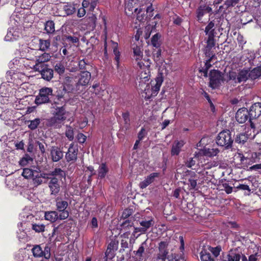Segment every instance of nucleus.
Wrapping results in <instances>:
<instances>
[{
    "label": "nucleus",
    "mask_w": 261,
    "mask_h": 261,
    "mask_svg": "<svg viewBox=\"0 0 261 261\" xmlns=\"http://www.w3.org/2000/svg\"><path fill=\"white\" fill-rule=\"evenodd\" d=\"M55 109L53 116L46 120V125L54 128H60L66 119L68 112L65 106H53Z\"/></svg>",
    "instance_id": "obj_1"
},
{
    "label": "nucleus",
    "mask_w": 261,
    "mask_h": 261,
    "mask_svg": "<svg viewBox=\"0 0 261 261\" xmlns=\"http://www.w3.org/2000/svg\"><path fill=\"white\" fill-rule=\"evenodd\" d=\"M233 139L229 130H223L220 132L217 138L216 143L218 145L229 149L232 147Z\"/></svg>",
    "instance_id": "obj_2"
},
{
    "label": "nucleus",
    "mask_w": 261,
    "mask_h": 261,
    "mask_svg": "<svg viewBox=\"0 0 261 261\" xmlns=\"http://www.w3.org/2000/svg\"><path fill=\"white\" fill-rule=\"evenodd\" d=\"M53 89L50 88L44 87L41 88L39 91V93L35 98V103L40 105L50 102L49 96L51 95Z\"/></svg>",
    "instance_id": "obj_3"
},
{
    "label": "nucleus",
    "mask_w": 261,
    "mask_h": 261,
    "mask_svg": "<svg viewBox=\"0 0 261 261\" xmlns=\"http://www.w3.org/2000/svg\"><path fill=\"white\" fill-rule=\"evenodd\" d=\"M227 75H229V79L234 80L235 83H240L247 81L250 79L249 71L243 69L238 73L235 71H230Z\"/></svg>",
    "instance_id": "obj_4"
},
{
    "label": "nucleus",
    "mask_w": 261,
    "mask_h": 261,
    "mask_svg": "<svg viewBox=\"0 0 261 261\" xmlns=\"http://www.w3.org/2000/svg\"><path fill=\"white\" fill-rule=\"evenodd\" d=\"M33 69L36 71L40 73L41 77L47 81H50L54 75V70L48 67V65H39L35 64L34 65Z\"/></svg>",
    "instance_id": "obj_5"
},
{
    "label": "nucleus",
    "mask_w": 261,
    "mask_h": 261,
    "mask_svg": "<svg viewBox=\"0 0 261 261\" xmlns=\"http://www.w3.org/2000/svg\"><path fill=\"white\" fill-rule=\"evenodd\" d=\"M168 243L167 241H161L159 243V252L153 257V261H165L169 253L168 249Z\"/></svg>",
    "instance_id": "obj_6"
},
{
    "label": "nucleus",
    "mask_w": 261,
    "mask_h": 261,
    "mask_svg": "<svg viewBox=\"0 0 261 261\" xmlns=\"http://www.w3.org/2000/svg\"><path fill=\"white\" fill-rule=\"evenodd\" d=\"M249 113V119L250 127L255 128V125L252 122L253 119H256L261 115V103L256 102L251 106L248 111Z\"/></svg>",
    "instance_id": "obj_7"
},
{
    "label": "nucleus",
    "mask_w": 261,
    "mask_h": 261,
    "mask_svg": "<svg viewBox=\"0 0 261 261\" xmlns=\"http://www.w3.org/2000/svg\"><path fill=\"white\" fill-rule=\"evenodd\" d=\"M210 86L213 89L216 88L224 81L223 75L218 70H213L210 73Z\"/></svg>",
    "instance_id": "obj_8"
},
{
    "label": "nucleus",
    "mask_w": 261,
    "mask_h": 261,
    "mask_svg": "<svg viewBox=\"0 0 261 261\" xmlns=\"http://www.w3.org/2000/svg\"><path fill=\"white\" fill-rule=\"evenodd\" d=\"M56 205L57 211L60 212L59 219L65 220L67 219L69 216V212L66 210L68 205L67 201L63 200L61 199H57Z\"/></svg>",
    "instance_id": "obj_9"
},
{
    "label": "nucleus",
    "mask_w": 261,
    "mask_h": 261,
    "mask_svg": "<svg viewBox=\"0 0 261 261\" xmlns=\"http://www.w3.org/2000/svg\"><path fill=\"white\" fill-rule=\"evenodd\" d=\"M65 172L61 168H56L53 171L49 173H39V176L41 178L51 180V177L58 176V178H63L65 177Z\"/></svg>",
    "instance_id": "obj_10"
},
{
    "label": "nucleus",
    "mask_w": 261,
    "mask_h": 261,
    "mask_svg": "<svg viewBox=\"0 0 261 261\" xmlns=\"http://www.w3.org/2000/svg\"><path fill=\"white\" fill-rule=\"evenodd\" d=\"M62 178H58V176L51 177V180L48 182V186L50 191V195L57 196L60 191V185L59 180Z\"/></svg>",
    "instance_id": "obj_11"
},
{
    "label": "nucleus",
    "mask_w": 261,
    "mask_h": 261,
    "mask_svg": "<svg viewBox=\"0 0 261 261\" xmlns=\"http://www.w3.org/2000/svg\"><path fill=\"white\" fill-rule=\"evenodd\" d=\"M220 257L217 261H240L241 255L231 249L227 253H222Z\"/></svg>",
    "instance_id": "obj_12"
},
{
    "label": "nucleus",
    "mask_w": 261,
    "mask_h": 261,
    "mask_svg": "<svg viewBox=\"0 0 261 261\" xmlns=\"http://www.w3.org/2000/svg\"><path fill=\"white\" fill-rule=\"evenodd\" d=\"M78 148L73 143H71L66 153L65 159L68 162H75L77 160Z\"/></svg>",
    "instance_id": "obj_13"
},
{
    "label": "nucleus",
    "mask_w": 261,
    "mask_h": 261,
    "mask_svg": "<svg viewBox=\"0 0 261 261\" xmlns=\"http://www.w3.org/2000/svg\"><path fill=\"white\" fill-rule=\"evenodd\" d=\"M249 118V113L245 108L238 110L236 114V119L240 123H245Z\"/></svg>",
    "instance_id": "obj_14"
},
{
    "label": "nucleus",
    "mask_w": 261,
    "mask_h": 261,
    "mask_svg": "<svg viewBox=\"0 0 261 261\" xmlns=\"http://www.w3.org/2000/svg\"><path fill=\"white\" fill-rule=\"evenodd\" d=\"M91 79V73L88 71H83L80 73L78 82L76 83L77 86H86L87 85Z\"/></svg>",
    "instance_id": "obj_15"
},
{
    "label": "nucleus",
    "mask_w": 261,
    "mask_h": 261,
    "mask_svg": "<svg viewBox=\"0 0 261 261\" xmlns=\"http://www.w3.org/2000/svg\"><path fill=\"white\" fill-rule=\"evenodd\" d=\"M50 154L53 162H56L60 161L63 156V152L60 148L57 146H53L50 150Z\"/></svg>",
    "instance_id": "obj_16"
},
{
    "label": "nucleus",
    "mask_w": 261,
    "mask_h": 261,
    "mask_svg": "<svg viewBox=\"0 0 261 261\" xmlns=\"http://www.w3.org/2000/svg\"><path fill=\"white\" fill-rule=\"evenodd\" d=\"M163 80L162 76H158L156 78L155 83L151 84V96H155L160 90V87L163 83Z\"/></svg>",
    "instance_id": "obj_17"
},
{
    "label": "nucleus",
    "mask_w": 261,
    "mask_h": 261,
    "mask_svg": "<svg viewBox=\"0 0 261 261\" xmlns=\"http://www.w3.org/2000/svg\"><path fill=\"white\" fill-rule=\"evenodd\" d=\"M37 172H40V170L38 167H34L33 169L27 168L23 169L22 175L27 179L32 178Z\"/></svg>",
    "instance_id": "obj_18"
},
{
    "label": "nucleus",
    "mask_w": 261,
    "mask_h": 261,
    "mask_svg": "<svg viewBox=\"0 0 261 261\" xmlns=\"http://www.w3.org/2000/svg\"><path fill=\"white\" fill-rule=\"evenodd\" d=\"M118 241H112L108 246L106 252V256L112 257L114 255V252L118 248Z\"/></svg>",
    "instance_id": "obj_19"
},
{
    "label": "nucleus",
    "mask_w": 261,
    "mask_h": 261,
    "mask_svg": "<svg viewBox=\"0 0 261 261\" xmlns=\"http://www.w3.org/2000/svg\"><path fill=\"white\" fill-rule=\"evenodd\" d=\"M200 257L201 261H217L214 259L208 251L207 249L202 248L200 252Z\"/></svg>",
    "instance_id": "obj_20"
},
{
    "label": "nucleus",
    "mask_w": 261,
    "mask_h": 261,
    "mask_svg": "<svg viewBox=\"0 0 261 261\" xmlns=\"http://www.w3.org/2000/svg\"><path fill=\"white\" fill-rule=\"evenodd\" d=\"M140 224L142 227L139 228V231L141 232H145L149 227L153 225L154 222L152 219H150L148 220H142L140 221Z\"/></svg>",
    "instance_id": "obj_21"
},
{
    "label": "nucleus",
    "mask_w": 261,
    "mask_h": 261,
    "mask_svg": "<svg viewBox=\"0 0 261 261\" xmlns=\"http://www.w3.org/2000/svg\"><path fill=\"white\" fill-rule=\"evenodd\" d=\"M51 58L49 54L44 53L41 55L36 57V64L39 65H46L44 63L48 61Z\"/></svg>",
    "instance_id": "obj_22"
},
{
    "label": "nucleus",
    "mask_w": 261,
    "mask_h": 261,
    "mask_svg": "<svg viewBox=\"0 0 261 261\" xmlns=\"http://www.w3.org/2000/svg\"><path fill=\"white\" fill-rule=\"evenodd\" d=\"M44 217L45 220L54 222L59 219V215L56 211H49L45 213Z\"/></svg>",
    "instance_id": "obj_23"
},
{
    "label": "nucleus",
    "mask_w": 261,
    "mask_h": 261,
    "mask_svg": "<svg viewBox=\"0 0 261 261\" xmlns=\"http://www.w3.org/2000/svg\"><path fill=\"white\" fill-rule=\"evenodd\" d=\"M204 32L208 36H215L216 33L215 32V23L214 21H211L208 23L205 28Z\"/></svg>",
    "instance_id": "obj_24"
},
{
    "label": "nucleus",
    "mask_w": 261,
    "mask_h": 261,
    "mask_svg": "<svg viewBox=\"0 0 261 261\" xmlns=\"http://www.w3.org/2000/svg\"><path fill=\"white\" fill-rule=\"evenodd\" d=\"M184 143L182 141H175L173 143L171 149V153L172 155H178Z\"/></svg>",
    "instance_id": "obj_25"
},
{
    "label": "nucleus",
    "mask_w": 261,
    "mask_h": 261,
    "mask_svg": "<svg viewBox=\"0 0 261 261\" xmlns=\"http://www.w3.org/2000/svg\"><path fill=\"white\" fill-rule=\"evenodd\" d=\"M249 75L250 79L252 80H255L261 76V65L249 71Z\"/></svg>",
    "instance_id": "obj_26"
},
{
    "label": "nucleus",
    "mask_w": 261,
    "mask_h": 261,
    "mask_svg": "<svg viewBox=\"0 0 261 261\" xmlns=\"http://www.w3.org/2000/svg\"><path fill=\"white\" fill-rule=\"evenodd\" d=\"M122 119L124 122L123 128L127 130L129 128L130 124V114L128 111L123 112L122 114Z\"/></svg>",
    "instance_id": "obj_27"
},
{
    "label": "nucleus",
    "mask_w": 261,
    "mask_h": 261,
    "mask_svg": "<svg viewBox=\"0 0 261 261\" xmlns=\"http://www.w3.org/2000/svg\"><path fill=\"white\" fill-rule=\"evenodd\" d=\"M161 37L160 34L156 33L151 39V44L156 48H159L161 44Z\"/></svg>",
    "instance_id": "obj_28"
},
{
    "label": "nucleus",
    "mask_w": 261,
    "mask_h": 261,
    "mask_svg": "<svg viewBox=\"0 0 261 261\" xmlns=\"http://www.w3.org/2000/svg\"><path fill=\"white\" fill-rule=\"evenodd\" d=\"M98 177L104 178L108 172V168L104 163L101 164L97 170Z\"/></svg>",
    "instance_id": "obj_29"
},
{
    "label": "nucleus",
    "mask_w": 261,
    "mask_h": 261,
    "mask_svg": "<svg viewBox=\"0 0 261 261\" xmlns=\"http://www.w3.org/2000/svg\"><path fill=\"white\" fill-rule=\"evenodd\" d=\"M112 41V48L113 49V53L115 55V60L116 61L117 63V66H118L119 62V59H120V53L118 49V44L117 43L113 41Z\"/></svg>",
    "instance_id": "obj_30"
},
{
    "label": "nucleus",
    "mask_w": 261,
    "mask_h": 261,
    "mask_svg": "<svg viewBox=\"0 0 261 261\" xmlns=\"http://www.w3.org/2000/svg\"><path fill=\"white\" fill-rule=\"evenodd\" d=\"M39 47L40 50L42 51H46L49 48L50 46V42L49 40L39 39Z\"/></svg>",
    "instance_id": "obj_31"
},
{
    "label": "nucleus",
    "mask_w": 261,
    "mask_h": 261,
    "mask_svg": "<svg viewBox=\"0 0 261 261\" xmlns=\"http://www.w3.org/2000/svg\"><path fill=\"white\" fill-rule=\"evenodd\" d=\"M248 139V136L245 133H241L237 135L235 139V142L239 144H244Z\"/></svg>",
    "instance_id": "obj_32"
},
{
    "label": "nucleus",
    "mask_w": 261,
    "mask_h": 261,
    "mask_svg": "<svg viewBox=\"0 0 261 261\" xmlns=\"http://www.w3.org/2000/svg\"><path fill=\"white\" fill-rule=\"evenodd\" d=\"M207 250L210 253L211 252L213 254L216 259H218V257L220 255V252L221 251V247L220 246H217L216 247L208 246Z\"/></svg>",
    "instance_id": "obj_33"
},
{
    "label": "nucleus",
    "mask_w": 261,
    "mask_h": 261,
    "mask_svg": "<svg viewBox=\"0 0 261 261\" xmlns=\"http://www.w3.org/2000/svg\"><path fill=\"white\" fill-rule=\"evenodd\" d=\"M45 30L47 33L51 34L55 32V23L53 21H47L45 24Z\"/></svg>",
    "instance_id": "obj_34"
},
{
    "label": "nucleus",
    "mask_w": 261,
    "mask_h": 261,
    "mask_svg": "<svg viewBox=\"0 0 261 261\" xmlns=\"http://www.w3.org/2000/svg\"><path fill=\"white\" fill-rule=\"evenodd\" d=\"M91 66L86 62L85 59L81 60L79 62V68L81 70H90V68H91Z\"/></svg>",
    "instance_id": "obj_35"
},
{
    "label": "nucleus",
    "mask_w": 261,
    "mask_h": 261,
    "mask_svg": "<svg viewBox=\"0 0 261 261\" xmlns=\"http://www.w3.org/2000/svg\"><path fill=\"white\" fill-rule=\"evenodd\" d=\"M33 254L35 257H42L43 250L40 245L35 246L32 249Z\"/></svg>",
    "instance_id": "obj_36"
},
{
    "label": "nucleus",
    "mask_w": 261,
    "mask_h": 261,
    "mask_svg": "<svg viewBox=\"0 0 261 261\" xmlns=\"http://www.w3.org/2000/svg\"><path fill=\"white\" fill-rule=\"evenodd\" d=\"M133 53L136 61L140 60L142 58L143 52L140 47L137 46L134 47Z\"/></svg>",
    "instance_id": "obj_37"
},
{
    "label": "nucleus",
    "mask_w": 261,
    "mask_h": 261,
    "mask_svg": "<svg viewBox=\"0 0 261 261\" xmlns=\"http://www.w3.org/2000/svg\"><path fill=\"white\" fill-rule=\"evenodd\" d=\"M40 172H37L36 174L32 178V181L33 185L35 187H38V186L41 185L43 183V180L39 176Z\"/></svg>",
    "instance_id": "obj_38"
},
{
    "label": "nucleus",
    "mask_w": 261,
    "mask_h": 261,
    "mask_svg": "<svg viewBox=\"0 0 261 261\" xmlns=\"http://www.w3.org/2000/svg\"><path fill=\"white\" fill-rule=\"evenodd\" d=\"M66 128L65 136L70 141H72L74 139L73 128L68 125L66 126Z\"/></svg>",
    "instance_id": "obj_39"
},
{
    "label": "nucleus",
    "mask_w": 261,
    "mask_h": 261,
    "mask_svg": "<svg viewBox=\"0 0 261 261\" xmlns=\"http://www.w3.org/2000/svg\"><path fill=\"white\" fill-rule=\"evenodd\" d=\"M219 152L217 148H207L205 149L204 153L205 155L211 157L216 155Z\"/></svg>",
    "instance_id": "obj_40"
},
{
    "label": "nucleus",
    "mask_w": 261,
    "mask_h": 261,
    "mask_svg": "<svg viewBox=\"0 0 261 261\" xmlns=\"http://www.w3.org/2000/svg\"><path fill=\"white\" fill-rule=\"evenodd\" d=\"M215 36H208V39L207 40L206 42V50H211L213 47L215 45V41L214 39V37Z\"/></svg>",
    "instance_id": "obj_41"
},
{
    "label": "nucleus",
    "mask_w": 261,
    "mask_h": 261,
    "mask_svg": "<svg viewBox=\"0 0 261 261\" xmlns=\"http://www.w3.org/2000/svg\"><path fill=\"white\" fill-rule=\"evenodd\" d=\"M28 122L30 123L28 125L29 128L32 130H34L37 128L40 124V119L39 118H36L34 120L29 121Z\"/></svg>",
    "instance_id": "obj_42"
},
{
    "label": "nucleus",
    "mask_w": 261,
    "mask_h": 261,
    "mask_svg": "<svg viewBox=\"0 0 261 261\" xmlns=\"http://www.w3.org/2000/svg\"><path fill=\"white\" fill-rule=\"evenodd\" d=\"M54 70L59 74H62L65 72V67L61 62L57 63L54 66Z\"/></svg>",
    "instance_id": "obj_43"
},
{
    "label": "nucleus",
    "mask_w": 261,
    "mask_h": 261,
    "mask_svg": "<svg viewBox=\"0 0 261 261\" xmlns=\"http://www.w3.org/2000/svg\"><path fill=\"white\" fill-rule=\"evenodd\" d=\"M146 246V242L142 243L141 246L138 248V250L136 251L135 254L140 259L142 257L143 253L144 252L145 246Z\"/></svg>",
    "instance_id": "obj_44"
},
{
    "label": "nucleus",
    "mask_w": 261,
    "mask_h": 261,
    "mask_svg": "<svg viewBox=\"0 0 261 261\" xmlns=\"http://www.w3.org/2000/svg\"><path fill=\"white\" fill-rule=\"evenodd\" d=\"M205 7L200 6L197 10V17L198 20L200 21L201 20L202 17L205 13Z\"/></svg>",
    "instance_id": "obj_45"
},
{
    "label": "nucleus",
    "mask_w": 261,
    "mask_h": 261,
    "mask_svg": "<svg viewBox=\"0 0 261 261\" xmlns=\"http://www.w3.org/2000/svg\"><path fill=\"white\" fill-rule=\"evenodd\" d=\"M45 226L43 224H32V229L36 232H41L44 231Z\"/></svg>",
    "instance_id": "obj_46"
},
{
    "label": "nucleus",
    "mask_w": 261,
    "mask_h": 261,
    "mask_svg": "<svg viewBox=\"0 0 261 261\" xmlns=\"http://www.w3.org/2000/svg\"><path fill=\"white\" fill-rule=\"evenodd\" d=\"M137 11H138V9L137 8H135L134 9H133V7H132V4H127V5L126 6V8L125 9V13L127 15H130L131 14H133L134 11L135 12H137Z\"/></svg>",
    "instance_id": "obj_47"
},
{
    "label": "nucleus",
    "mask_w": 261,
    "mask_h": 261,
    "mask_svg": "<svg viewBox=\"0 0 261 261\" xmlns=\"http://www.w3.org/2000/svg\"><path fill=\"white\" fill-rule=\"evenodd\" d=\"M96 17L95 15L92 14V15L87 18V21L89 23L90 27L94 28L96 26Z\"/></svg>",
    "instance_id": "obj_48"
},
{
    "label": "nucleus",
    "mask_w": 261,
    "mask_h": 261,
    "mask_svg": "<svg viewBox=\"0 0 261 261\" xmlns=\"http://www.w3.org/2000/svg\"><path fill=\"white\" fill-rule=\"evenodd\" d=\"M63 9L67 15H71L75 12V8L72 6H64Z\"/></svg>",
    "instance_id": "obj_49"
},
{
    "label": "nucleus",
    "mask_w": 261,
    "mask_h": 261,
    "mask_svg": "<svg viewBox=\"0 0 261 261\" xmlns=\"http://www.w3.org/2000/svg\"><path fill=\"white\" fill-rule=\"evenodd\" d=\"M239 2V0H226L224 2V5L226 8L227 9L230 7H233Z\"/></svg>",
    "instance_id": "obj_50"
},
{
    "label": "nucleus",
    "mask_w": 261,
    "mask_h": 261,
    "mask_svg": "<svg viewBox=\"0 0 261 261\" xmlns=\"http://www.w3.org/2000/svg\"><path fill=\"white\" fill-rule=\"evenodd\" d=\"M133 213V208H126L122 213L121 217L125 219L129 217Z\"/></svg>",
    "instance_id": "obj_51"
},
{
    "label": "nucleus",
    "mask_w": 261,
    "mask_h": 261,
    "mask_svg": "<svg viewBox=\"0 0 261 261\" xmlns=\"http://www.w3.org/2000/svg\"><path fill=\"white\" fill-rule=\"evenodd\" d=\"M133 223L131 222V221L129 220H125L124 222H123L122 224L121 225V226L123 229H124L125 230H127L129 227L133 226Z\"/></svg>",
    "instance_id": "obj_52"
},
{
    "label": "nucleus",
    "mask_w": 261,
    "mask_h": 261,
    "mask_svg": "<svg viewBox=\"0 0 261 261\" xmlns=\"http://www.w3.org/2000/svg\"><path fill=\"white\" fill-rule=\"evenodd\" d=\"M152 182L149 180L148 178L146 177L145 179L142 182H141L139 184V186L141 189H144L146 188L148 185H149Z\"/></svg>",
    "instance_id": "obj_53"
},
{
    "label": "nucleus",
    "mask_w": 261,
    "mask_h": 261,
    "mask_svg": "<svg viewBox=\"0 0 261 261\" xmlns=\"http://www.w3.org/2000/svg\"><path fill=\"white\" fill-rule=\"evenodd\" d=\"M63 99V96L61 95H58L54 101V104L55 106H58L59 105H63L65 106V101L64 100H62Z\"/></svg>",
    "instance_id": "obj_54"
},
{
    "label": "nucleus",
    "mask_w": 261,
    "mask_h": 261,
    "mask_svg": "<svg viewBox=\"0 0 261 261\" xmlns=\"http://www.w3.org/2000/svg\"><path fill=\"white\" fill-rule=\"evenodd\" d=\"M44 257L46 259H48L50 257V248L48 246H46L43 250L42 257Z\"/></svg>",
    "instance_id": "obj_55"
},
{
    "label": "nucleus",
    "mask_w": 261,
    "mask_h": 261,
    "mask_svg": "<svg viewBox=\"0 0 261 261\" xmlns=\"http://www.w3.org/2000/svg\"><path fill=\"white\" fill-rule=\"evenodd\" d=\"M65 38L67 41L73 43H77L79 41L77 37L71 36H65Z\"/></svg>",
    "instance_id": "obj_56"
},
{
    "label": "nucleus",
    "mask_w": 261,
    "mask_h": 261,
    "mask_svg": "<svg viewBox=\"0 0 261 261\" xmlns=\"http://www.w3.org/2000/svg\"><path fill=\"white\" fill-rule=\"evenodd\" d=\"M121 248L120 250V252H123L124 251V249L125 248H127L128 247V244L127 242L125 240H122L121 242Z\"/></svg>",
    "instance_id": "obj_57"
},
{
    "label": "nucleus",
    "mask_w": 261,
    "mask_h": 261,
    "mask_svg": "<svg viewBox=\"0 0 261 261\" xmlns=\"http://www.w3.org/2000/svg\"><path fill=\"white\" fill-rule=\"evenodd\" d=\"M79 142L81 143H83L85 142L86 136L82 133H79L77 136Z\"/></svg>",
    "instance_id": "obj_58"
},
{
    "label": "nucleus",
    "mask_w": 261,
    "mask_h": 261,
    "mask_svg": "<svg viewBox=\"0 0 261 261\" xmlns=\"http://www.w3.org/2000/svg\"><path fill=\"white\" fill-rule=\"evenodd\" d=\"M196 162L192 158H189L186 162V165L188 168H191L192 166L195 165Z\"/></svg>",
    "instance_id": "obj_59"
},
{
    "label": "nucleus",
    "mask_w": 261,
    "mask_h": 261,
    "mask_svg": "<svg viewBox=\"0 0 261 261\" xmlns=\"http://www.w3.org/2000/svg\"><path fill=\"white\" fill-rule=\"evenodd\" d=\"M36 143L37 145L39 146V148L41 153H44L45 152V147L44 143L39 141H37Z\"/></svg>",
    "instance_id": "obj_60"
},
{
    "label": "nucleus",
    "mask_w": 261,
    "mask_h": 261,
    "mask_svg": "<svg viewBox=\"0 0 261 261\" xmlns=\"http://www.w3.org/2000/svg\"><path fill=\"white\" fill-rule=\"evenodd\" d=\"M159 175V174L158 173L154 172L151 173L149 175L147 176V177L148 178L149 180L151 182H153L154 181L155 178L158 177Z\"/></svg>",
    "instance_id": "obj_61"
},
{
    "label": "nucleus",
    "mask_w": 261,
    "mask_h": 261,
    "mask_svg": "<svg viewBox=\"0 0 261 261\" xmlns=\"http://www.w3.org/2000/svg\"><path fill=\"white\" fill-rule=\"evenodd\" d=\"M197 179H193V178H190L189 179V181L190 182V186L192 189H194L196 188L197 186Z\"/></svg>",
    "instance_id": "obj_62"
},
{
    "label": "nucleus",
    "mask_w": 261,
    "mask_h": 261,
    "mask_svg": "<svg viewBox=\"0 0 261 261\" xmlns=\"http://www.w3.org/2000/svg\"><path fill=\"white\" fill-rule=\"evenodd\" d=\"M145 130L144 128H142L138 134V140H142L145 136Z\"/></svg>",
    "instance_id": "obj_63"
},
{
    "label": "nucleus",
    "mask_w": 261,
    "mask_h": 261,
    "mask_svg": "<svg viewBox=\"0 0 261 261\" xmlns=\"http://www.w3.org/2000/svg\"><path fill=\"white\" fill-rule=\"evenodd\" d=\"M156 50H154L153 52V55L155 58L156 59L159 58L161 55V50L160 48H158Z\"/></svg>",
    "instance_id": "obj_64"
}]
</instances>
